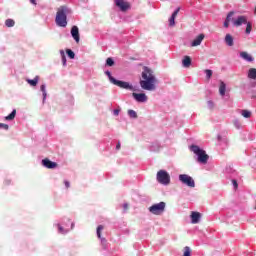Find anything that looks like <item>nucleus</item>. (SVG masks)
I'll return each mask as SVG.
<instances>
[{
  "mask_svg": "<svg viewBox=\"0 0 256 256\" xmlns=\"http://www.w3.org/2000/svg\"><path fill=\"white\" fill-rule=\"evenodd\" d=\"M139 84L144 91H155L157 89V77L151 68L143 67Z\"/></svg>",
  "mask_w": 256,
  "mask_h": 256,
  "instance_id": "1",
  "label": "nucleus"
},
{
  "mask_svg": "<svg viewBox=\"0 0 256 256\" xmlns=\"http://www.w3.org/2000/svg\"><path fill=\"white\" fill-rule=\"evenodd\" d=\"M71 13V9L67 6H60L56 13L55 22L58 27H67V15Z\"/></svg>",
  "mask_w": 256,
  "mask_h": 256,
  "instance_id": "2",
  "label": "nucleus"
},
{
  "mask_svg": "<svg viewBox=\"0 0 256 256\" xmlns=\"http://www.w3.org/2000/svg\"><path fill=\"white\" fill-rule=\"evenodd\" d=\"M190 151L197 155V161L198 163H202V165H206V163L209 161V155H207V152L205 150L201 149L197 145L190 146Z\"/></svg>",
  "mask_w": 256,
  "mask_h": 256,
  "instance_id": "3",
  "label": "nucleus"
},
{
  "mask_svg": "<svg viewBox=\"0 0 256 256\" xmlns=\"http://www.w3.org/2000/svg\"><path fill=\"white\" fill-rule=\"evenodd\" d=\"M156 177L158 183H161V185H169L171 183V176L165 170L158 171Z\"/></svg>",
  "mask_w": 256,
  "mask_h": 256,
  "instance_id": "4",
  "label": "nucleus"
},
{
  "mask_svg": "<svg viewBox=\"0 0 256 256\" xmlns=\"http://www.w3.org/2000/svg\"><path fill=\"white\" fill-rule=\"evenodd\" d=\"M165 207H166L165 202H160L150 206L149 211L150 213H152V215H162V213L165 212Z\"/></svg>",
  "mask_w": 256,
  "mask_h": 256,
  "instance_id": "5",
  "label": "nucleus"
},
{
  "mask_svg": "<svg viewBox=\"0 0 256 256\" xmlns=\"http://www.w3.org/2000/svg\"><path fill=\"white\" fill-rule=\"evenodd\" d=\"M179 181H181V183L184 185H187V187H195V180H193V178L187 174H180Z\"/></svg>",
  "mask_w": 256,
  "mask_h": 256,
  "instance_id": "6",
  "label": "nucleus"
},
{
  "mask_svg": "<svg viewBox=\"0 0 256 256\" xmlns=\"http://www.w3.org/2000/svg\"><path fill=\"white\" fill-rule=\"evenodd\" d=\"M113 85H116V87H120V89H128V91H133V85L129 84V82L112 79Z\"/></svg>",
  "mask_w": 256,
  "mask_h": 256,
  "instance_id": "7",
  "label": "nucleus"
},
{
  "mask_svg": "<svg viewBox=\"0 0 256 256\" xmlns=\"http://www.w3.org/2000/svg\"><path fill=\"white\" fill-rule=\"evenodd\" d=\"M114 3L122 12L129 11V9H131V4L125 0H114Z\"/></svg>",
  "mask_w": 256,
  "mask_h": 256,
  "instance_id": "8",
  "label": "nucleus"
},
{
  "mask_svg": "<svg viewBox=\"0 0 256 256\" xmlns=\"http://www.w3.org/2000/svg\"><path fill=\"white\" fill-rule=\"evenodd\" d=\"M133 99L137 101V103H147L149 97H147V94L145 93H132Z\"/></svg>",
  "mask_w": 256,
  "mask_h": 256,
  "instance_id": "9",
  "label": "nucleus"
},
{
  "mask_svg": "<svg viewBox=\"0 0 256 256\" xmlns=\"http://www.w3.org/2000/svg\"><path fill=\"white\" fill-rule=\"evenodd\" d=\"M42 165L46 167V169H57L58 167V164L56 162H53L48 158L42 160Z\"/></svg>",
  "mask_w": 256,
  "mask_h": 256,
  "instance_id": "10",
  "label": "nucleus"
},
{
  "mask_svg": "<svg viewBox=\"0 0 256 256\" xmlns=\"http://www.w3.org/2000/svg\"><path fill=\"white\" fill-rule=\"evenodd\" d=\"M247 16H238L237 19L233 20V25L235 27H241V25H246Z\"/></svg>",
  "mask_w": 256,
  "mask_h": 256,
  "instance_id": "11",
  "label": "nucleus"
},
{
  "mask_svg": "<svg viewBox=\"0 0 256 256\" xmlns=\"http://www.w3.org/2000/svg\"><path fill=\"white\" fill-rule=\"evenodd\" d=\"M71 35H72L74 41H76V43H79V41H81V38L79 36V27L73 26L71 28Z\"/></svg>",
  "mask_w": 256,
  "mask_h": 256,
  "instance_id": "12",
  "label": "nucleus"
},
{
  "mask_svg": "<svg viewBox=\"0 0 256 256\" xmlns=\"http://www.w3.org/2000/svg\"><path fill=\"white\" fill-rule=\"evenodd\" d=\"M203 39H205V34L198 35L191 43V47H199L201 43L203 42Z\"/></svg>",
  "mask_w": 256,
  "mask_h": 256,
  "instance_id": "13",
  "label": "nucleus"
},
{
  "mask_svg": "<svg viewBox=\"0 0 256 256\" xmlns=\"http://www.w3.org/2000/svg\"><path fill=\"white\" fill-rule=\"evenodd\" d=\"M179 11H181V8H177L171 15L169 19V27H175V19L177 15H179Z\"/></svg>",
  "mask_w": 256,
  "mask_h": 256,
  "instance_id": "14",
  "label": "nucleus"
},
{
  "mask_svg": "<svg viewBox=\"0 0 256 256\" xmlns=\"http://www.w3.org/2000/svg\"><path fill=\"white\" fill-rule=\"evenodd\" d=\"M191 223H193V225L199 223L200 219H201V213L199 212H192L191 215Z\"/></svg>",
  "mask_w": 256,
  "mask_h": 256,
  "instance_id": "15",
  "label": "nucleus"
},
{
  "mask_svg": "<svg viewBox=\"0 0 256 256\" xmlns=\"http://www.w3.org/2000/svg\"><path fill=\"white\" fill-rule=\"evenodd\" d=\"M182 65L186 69H189L191 67V57L190 56H184L182 60Z\"/></svg>",
  "mask_w": 256,
  "mask_h": 256,
  "instance_id": "16",
  "label": "nucleus"
},
{
  "mask_svg": "<svg viewBox=\"0 0 256 256\" xmlns=\"http://www.w3.org/2000/svg\"><path fill=\"white\" fill-rule=\"evenodd\" d=\"M240 57H242V59H244L245 61L248 62H252L254 61L253 56H251V54L247 53V52H241L240 53Z\"/></svg>",
  "mask_w": 256,
  "mask_h": 256,
  "instance_id": "17",
  "label": "nucleus"
},
{
  "mask_svg": "<svg viewBox=\"0 0 256 256\" xmlns=\"http://www.w3.org/2000/svg\"><path fill=\"white\" fill-rule=\"evenodd\" d=\"M225 43L226 45H228V47H233L234 42H233V36H231V34H226Z\"/></svg>",
  "mask_w": 256,
  "mask_h": 256,
  "instance_id": "18",
  "label": "nucleus"
},
{
  "mask_svg": "<svg viewBox=\"0 0 256 256\" xmlns=\"http://www.w3.org/2000/svg\"><path fill=\"white\" fill-rule=\"evenodd\" d=\"M235 15V12L231 11L228 13L227 17H226V20L224 22V27H229V23H231V17Z\"/></svg>",
  "mask_w": 256,
  "mask_h": 256,
  "instance_id": "19",
  "label": "nucleus"
},
{
  "mask_svg": "<svg viewBox=\"0 0 256 256\" xmlns=\"http://www.w3.org/2000/svg\"><path fill=\"white\" fill-rule=\"evenodd\" d=\"M27 83H29V85H31V87H37V83H39V77L36 76L34 79H28Z\"/></svg>",
  "mask_w": 256,
  "mask_h": 256,
  "instance_id": "20",
  "label": "nucleus"
},
{
  "mask_svg": "<svg viewBox=\"0 0 256 256\" xmlns=\"http://www.w3.org/2000/svg\"><path fill=\"white\" fill-rule=\"evenodd\" d=\"M249 79H256V68H250L248 71Z\"/></svg>",
  "mask_w": 256,
  "mask_h": 256,
  "instance_id": "21",
  "label": "nucleus"
},
{
  "mask_svg": "<svg viewBox=\"0 0 256 256\" xmlns=\"http://www.w3.org/2000/svg\"><path fill=\"white\" fill-rule=\"evenodd\" d=\"M226 89H227V86L224 84V82H221L219 87V93L222 97L225 96Z\"/></svg>",
  "mask_w": 256,
  "mask_h": 256,
  "instance_id": "22",
  "label": "nucleus"
},
{
  "mask_svg": "<svg viewBox=\"0 0 256 256\" xmlns=\"http://www.w3.org/2000/svg\"><path fill=\"white\" fill-rule=\"evenodd\" d=\"M15 115H17V110H13L8 116L5 117L6 121H13L15 119Z\"/></svg>",
  "mask_w": 256,
  "mask_h": 256,
  "instance_id": "23",
  "label": "nucleus"
},
{
  "mask_svg": "<svg viewBox=\"0 0 256 256\" xmlns=\"http://www.w3.org/2000/svg\"><path fill=\"white\" fill-rule=\"evenodd\" d=\"M241 115L245 119H251V111L249 110H241Z\"/></svg>",
  "mask_w": 256,
  "mask_h": 256,
  "instance_id": "24",
  "label": "nucleus"
},
{
  "mask_svg": "<svg viewBox=\"0 0 256 256\" xmlns=\"http://www.w3.org/2000/svg\"><path fill=\"white\" fill-rule=\"evenodd\" d=\"M5 25H6V27H15V20H13V19H7V20L5 21Z\"/></svg>",
  "mask_w": 256,
  "mask_h": 256,
  "instance_id": "25",
  "label": "nucleus"
},
{
  "mask_svg": "<svg viewBox=\"0 0 256 256\" xmlns=\"http://www.w3.org/2000/svg\"><path fill=\"white\" fill-rule=\"evenodd\" d=\"M252 30H253V25L251 24V22H247L246 23V34L249 35Z\"/></svg>",
  "mask_w": 256,
  "mask_h": 256,
  "instance_id": "26",
  "label": "nucleus"
},
{
  "mask_svg": "<svg viewBox=\"0 0 256 256\" xmlns=\"http://www.w3.org/2000/svg\"><path fill=\"white\" fill-rule=\"evenodd\" d=\"M60 55L62 57L63 66L65 67V65H67V58L65 57V51L60 50Z\"/></svg>",
  "mask_w": 256,
  "mask_h": 256,
  "instance_id": "27",
  "label": "nucleus"
},
{
  "mask_svg": "<svg viewBox=\"0 0 256 256\" xmlns=\"http://www.w3.org/2000/svg\"><path fill=\"white\" fill-rule=\"evenodd\" d=\"M128 115L132 119H137V112H135V110H128Z\"/></svg>",
  "mask_w": 256,
  "mask_h": 256,
  "instance_id": "28",
  "label": "nucleus"
},
{
  "mask_svg": "<svg viewBox=\"0 0 256 256\" xmlns=\"http://www.w3.org/2000/svg\"><path fill=\"white\" fill-rule=\"evenodd\" d=\"M66 53H67L68 57H70V59H75V52H73V50L67 49Z\"/></svg>",
  "mask_w": 256,
  "mask_h": 256,
  "instance_id": "29",
  "label": "nucleus"
},
{
  "mask_svg": "<svg viewBox=\"0 0 256 256\" xmlns=\"http://www.w3.org/2000/svg\"><path fill=\"white\" fill-rule=\"evenodd\" d=\"M183 256H191V248L189 246L184 247Z\"/></svg>",
  "mask_w": 256,
  "mask_h": 256,
  "instance_id": "30",
  "label": "nucleus"
},
{
  "mask_svg": "<svg viewBox=\"0 0 256 256\" xmlns=\"http://www.w3.org/2000/svg\"><path fill=\"white\" fill-rule=\"evenodd\" d=\"M106 65H108V67H113V65H115L113 58H107Z\"/></svg>",
  "mask_w": 256,
  "mask_h": 256,
  "instance_id": "31",
  "label": "nucleus"
},
{
  "mask_svg": "<svg viewBox=\"0 0 256 256\" xmlns=\"http://www.w3.org/2000/svg\"><path fill=\"white\" fill-rule=\"evenodd\" d=\"M40 89L43 93V101H45V99H47V91L45 90V85H41Z\"/></svg>",
  "mask_w": 256,
  "mask_h": 256,
  "instance_id": "32",
  "label": "nucleus"
},
{
  "mask_svg": "<svg viewBox=\"0 0 256 256\" xmlns=\"http://www.w3.org/2000/svg\"><path fill=\"white\" fill-rule=\"evenodd\" d=\"M103 229H104L103 225H99L97 227V237H98V239H101V231H103Z\"/></svg>",
  "mask_w": 256,
  "mask_h": 256,
  "instance_id": "33",
  "label": "nucleus"
},
{
  "mask_svg": "<svg viewBox=\"0 0 256 256\" xmlns=\"http://www.w3.org/2000/svg\"><path fill=\"white\" fill-rule=\"evenodd\" d=\"M205 74H206L207 79H210L211 77H213V71L212 70L206 69Z\"/></svg>",
  "mask_w": 256,
  "mask_h": 256,
  "instance_id": "34",
  "label": "nucleus"
},
{
  "mask_svg": "<svg viewBox=\"0 0 256 256\" xmlns=\"http://www.w3.org/2000/svg\"><path fill=\"white\" fill-rule=\"evenodd\" d=\"M0 129H4L5 131H9V125L0 123Z\"/></svg>",
  "mask_w": 256,
  "mask_h": 256,
  "instance_id": "35",
  "label": "nucleus"
},
{
  "mask_svg": "<svg viewBox=\"0 0 256 256\" xmlns=\"http://www.w3.org/2000/svg\"><path fill=\"white\" fill-rule=\"evenodd\" d=\"M105 75H107L109 81L113 83V79H115V78L111 76V72L106 71V72H105Z\"/></svg>",
  "mask_w": 256,
  "mask_h": 256,
  "instance_id": "36",
  "label": "nucleus"
},
{
  "mask_svg": "<svg viewBox=\"0 0 256 256\" xmlns=\"http://www.w3.org/2000/svg\"><path fill=\"white\" fill-rule=\"evenodd\" d=\"M232 185L234 186V189H238V187H239L237 180H232Z\"/></svg>",
  "mask_w": 256,
  "mask_h": 256,
  "instance_id": "37",
  "label": "nucleus"
},
{
  "mask_svg": "<svg viewBox=\"0 0 256 256\" xmlns=\"http://www.w3.org/2000/svg\"><path fill=\"white\" fill-rule=\"evenodd\" d=\"M58 231H59V233H62V234L67 232V231H65V229L62 228L61 225H58Z\"/></svg>",
  "mask_w": 256,
  "mask_h": 256,
  "instance_id": "38",
  "label": "nucleus"
},
{
  "mask_svg": "<svg viewBox=\"0 0 256 256\" xmlns=\"http://www.w3.org/2000/svg\"><path fill=\"white\" fill-rule=\"evenodd\" d=\"M64 185L66 187V189H69L71 187V183H69V181H64Z\"/></svg>",
  "mask_w": 256,
  "mask_h": 256,
  "instance_id": "39",
  "label": "nucleus"
},
{
  "mask_svg": "<svg viewBox=\"0 0 256 256\" xmlns=\"http://www.w3.org/2000/svg\"><path fill=\"white\" fill-rule=\"evenodd\" d=\"M207 103H208V107L210 109H213V101H208Z\"/></svg>",
  "mask_w": 256,
  "mask_h": 256,
  "instance_id": "40",
  "label": "nucleus"
},
{
  "mask_svg": "<svg viewBox=\"0 0 256 256\" xmlns=\"http://www.w3.org/2000/svg\"><path fill=\"white\" fill-rule=\"evenodd\" d=\"M123 209H124V211H127L129 209V204H124Z\"/></svg>",
  "mask_w": 256,
  "mask_h": 256,
  "instance_id": "41",
  "label": "nucleus"
},
{
  "mask_svg": "<svg viewBox=\"0 0 256 256\" xmlns=\"http://www.w3.org/2000/svg\"><path fill=\"white\" fill-rule=\"evenodd\" d=\"M116 149H117V151H119V149H121V142H118V143H117Z\"/></svg>",
  "mask_w": 256,
  "mask_h": 256,
  "instance_id": "42",
  "label": "nucleus"
},
{
  "mask_svg": "<svg viewBox=\"0 0 256 256\" xmlns=\"http://www.w3.org/2000/svg\"><path fill=\"white\" fill-rule=\"evenodd\" d=\"M114 115L117 117V115H119V110L118 109H116V110H114Z\"/></svg>",
  "mask_w": 256,
  "mask_h": 256,
  "instance_id": "43",
  "label": "nucleus"
},
{
  "mask_svg": "<svg viewBox=\"0 0 256 256\" xmlns=\"http://www.w3.org/2000/svg\"><path fill=\"white\" fill-rule=\"evenodd\" d=\"M33 5H37V0H30Z\"/></svg>",
  "mask_w": 256,
  "mask_h": 256,
  "instance_id": "44",
  "label": "nucleus"
},
{
  "mask_svg": "<svg viewBox=\"0 0 256 256\" xmlns=\"http://www.w3.org/2000/svg\"><path fill=\"white\" fill-rule=\"evenodd\" d=\"M106 241H107V240H105V238H102V243H103V242L105 243Z\"/></svg>",
  "mask_w": 256,
  "mask_h": 256,
  "instance_id": "45",
  "label": "nucleus"
},
{
  "mask_svg": "<svg viewBox=\"0 0 256 256\" xmlns=\"http://www.w3.org/2000/svg\"><path fill=\"white\" fill-rule=\"evenodd\" d=\"M254 13H255V15H256V7H255V10H254Z\"/></svg>",
  "mask_w": 256,
  "mask_h": 256,
  "instance_id": "46",
  "label": "nucleus"
}]
</instances>
